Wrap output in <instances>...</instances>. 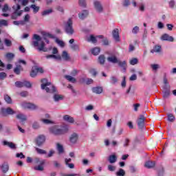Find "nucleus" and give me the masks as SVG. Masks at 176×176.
Listing matches in <instances>:
<instances>
[{"instance_id": "nucleus-1", "label": "nucleus", "mask_w": 176, "mask_h": 176, "mask_svg": "<svg viewBox=\"0 0 176 176\" xmlns=\"http://www.w3.org/2000/svg\"><path fill=\"white\" fill-rule=\"evenodd\" d=\"M41 89L42 90H45L47 91V93H56L57 91V89H56V87L52 85V82H47V79L43 78L41 79Z\"/></svg>"}, {"instance_id": "nucleus-2", "label": "nucleus", "mask_w": 176, "mask_h": 176, "mask_svg": "<svg viewBox=\"0 0 176 176\" xmlns=\"http://www.w3.org/2000/svg\"><path fill=\"white\" fill-rule=\"evenodd\" d=\"M50 133L53 134V135H63L68 133V127L63 126L62 129H60L57 126H53L50 128Z\"/></svg>"}, {"instance_id": "nucleus-3", "label": "nucleus", "mask_w": 176, "mask_h": 176, "mask_svg": "<svg viewBox=\"0 0 176 176\" xmlns=\"http://www.w3.org/2000/svg\"><path fill=\"white\" fill-rule=\"evenodd\" d=\"M65 32H66L67 35H74V32H75V30H74L72 19L71 18L69 19L65 24Z\"/></svg>"}, {"instance_id": "nucleus-4", "label": "nucleus", "mask_w": 176, "mask_h": 176, "mask_svg": "<svg viewBox=\"0 0 176 176\" xmlns=\"http://www.w3.org/2000/svg\"><path fill=\"white\" fill-rule=\"evenodd\" d=\"M14 113H16V111L12 109L10 107H8L7 109L2 107L0 109L1 116L6 117L8 115H14Z\"/></svg>"}, {"instance_id": "nucleus-5", "label": "nucleus", "mask_w": 176, "mask_h": 176, "mask_svg": "<svg viewBox=\"0 0 176 176\" xmlns=\"http://www.w3.org/2000/svg\"><path fill=\"white\" fill-rule=\"evenodd\" d=\"M145 116L140 115L137 120V124L139 130H144L145 129Z\"/></svg>"}, {"instance_id": "nucleus-6", "label": "nucleus", "mask_w": 176, "mask_h": 176, "mask_svg": "<svg viewBox=\"0 0 176 176\" xmlns=\"http://www.w3.org/2000/svg\"><path fill=\"white\" fill-rule=\"evenodd\" d=\"M16 87H31L32 85L29 81H16L15 82Z\"/></svg>"}, {"instance_id": "nucleus-7", "label": "nucleus", "mask_w": 176, "mask_h": 176, "mask_svg": "<svg viewBox=\"0 0 176 176\" xmlns=\"http://www.w3.org/2000/svg\"><path fill=\"white\" fill-rule=\"evenodd\" d=\"M45 141H46V137H45V135H40L36 138L35 142L37 146H42V145L45 144Z\"/></svg>"}, {"instance_id": "nucleus-8", "label": "nucleus", "mask_w": 176, "mask_h": 176, "mask_svg": "<svg viewBox=\"0 0 176 176\" xmlns=\"http://www.w3.org/2000/svg\"><path fill=\"white\" fill-rule=\"evenodd\" d=\"M22 108H23V109H30L31 111H34V109L38 108V106L32 103L23 102L22 103Z\"/></svg>"}, {"instance_id": "nucleus-9", "label": "nucleus", "mask_w": 176, "mask_h": 176, "mask_svg": "<svg viewBox=\"0 0 176 176\" xmlns=\"http://www.w3.org/2000/svg\"><path fill=\"white\" fill-rule=\"evenodd\" d=\"M94 6L96 9V10L97 12H98V13H102L104 8H102V5H101V2H100L99 1H94Z\"/></svg>"}, {"instance_id": "nucleus-10", "label": "nucleus", "mask_w": 176, "mask_h": 176, "mask_svg": "<svg viewBox=\"0 0 176 176\" xmlns=\"http://www.w3.org/2000/svg\"><path fill=\"white\" fill-rule=\"evenodd\" d=\"M117 64H118V67H120V68H121V69L123 72H126V71L127 69V62H126V60L120 61L119 60L118 62L117 63Z\"/></svg>"}, {"instance_id": "nucleus-11", "label": "nucleus", "mask_w": 176, "mask_h": 176, "mask_svg": "<svg viewBox=\"0 0 176 176\" xmlns=\"http://www.w3.org/2000/svg\"><path fill=\"white\" fill-rule=\"evenodd\" d=\"M33 39H35V41H33V46L34 47H38V46H39V41L42 39L41 38V36L38 35V34H34L33 35Z\"/></svg>"}, {"instance_id": "nucleus-12", "label": "nucleus", "mask_w": 176, "mask_h": 176, "mask_svg": "<svg viewBox=\"0 0 176 176\" xmlns=\"http://www.w3.org/2000/svg\"><path fill=\"white\" fill-rule=\"evenodd\" d=\"M113 34V38L115 39L116 42H120V37L119 36V29L116 28L112 32Z\"/></svg>"}, {"instance_id": "nucleus-13", "label": "nucleus", "mask_w": 176, "mask_h": 176, "mask_svg": "<svg viewBox=\"0 0 176 176\" xmlns=\"http://www.w3.org/2000/svg\"><path fill=\"white\" fill-rule=\"evenodd\" d=\"M3 145H4V146H9L10 149H17V147L16 146V144L12 142H8L6 140H4L3 142Z\"/></svg>"}, {"instance_id": "nucleus-14", "label": "nucleus", "mask_w": 176, "mask_h": 176, "mask_svg": "<svg viewBox=\"0 0 176 176\" xmlns=\"http://www.w3.org/2000/svg\"><path fill=\"white\" fill-rule=\"evenodd\" d=\"M107 61L109 63H112V64H118V63H119V59H118V57L116 55H111L107 57Z\"/></svg>"}, {"instance_id": "nucleus-15", "label": "nucleus", "mask_w": 176, "mask_h": 176, "mask_svg": "<svg viewBox=\"0 0 176 176\" xmlns=\"http://www.w3.org/2000/svg\"><path fill=\"white\" fill-rule=\"evenodd\" d=\"M162 41H167L168 42H174V37L168 35V34H164L161 36Z\"/></svg>"}, {"instance_id": "nucleus-16", "label": "nucleus", "mask_w": 176, "mask_h": 176, "mask_svg": "<svg viewBox=\"0 0 176 176\" xmlns=\"http://www.w3.org/2000/svg\"><path fill=\"white\" fill-rule=\"evenodd\" d=\"M78 138H79V135H78V133H73L69 137V141L72 144H76Z\"/></svg>"}, {"instance_id": "nucleus-17", "label": "nucleus", "mask_w": 176, "mask_h": 176, "mask_svg": "<svg viewBox=\"0 0 176 176\" xmlns=\"http://www.w3.org/2000/svg\"><path fill=\"white\" fill-rule=\"evenodd\" d=\"M87 16H89V10H83L82 12L78 14V17L80 20H85Z\"/></svg>"}, {"instance_id": "nucleus-18", "label": "nucleus", "mask_w": 176, "mask_h": 176, "mask_svg": "<svg viewBox=\"0 0 176 176\" xmlns=\"http://www.w3.org/2000/svg\"><path fill=\"white\" fill-rule=\"evenodd\" d=\"M43 39L45 41L46 43H49V40L47 38H50L51 39H54L56 36L50 33H44L43 34Z\"/></svg>"}, {"instance_id": "nucleus-19", "label": "nucleus", "mask_w": 176, "mask_h": 176, "mask_svg": "<svg viewBox=\"0 0 176 176\" xmlns=\"http://www.w3.org/2000/svg\"><path fill=\"white\" fill-rule=\"evenodd\" d=\"M1 170L3 174H6L8 171H9V164L8 163L4 162L1 166Z\"/></svg>"}, {"instance_id": "nucleus-20", "label": "nucleus", "mask_w": 176, "mask_h": 176, "mask_svg": "<svg viewBox=\"0 0 176 176\" xmlns=\"http://www.w3.org/2000/svg\"><path fill=\"white\" fill-rule=\"evenodd\" d=\"M156 166V162L153 161H147L145 163L144 166L146 167V168H153Z\"/></svg>"}, {"instance_id": "nucleus-21", "label": "nucleus", "mask_w": 176, "mask_h": 176, "mask_svg": "<svg viewBox=\"0 0 176 176\" xmlns=\"http://www.w3.org/2000/svg\"><path fill=\"white\" fill-rule=\"evenodd\" d=\"M63 120H65V122H67L68 123H74L75 122L74 118L69 116V115L64 116Z\"/></svg>"}, {"instance_id": "nucleus-22", "label": "nucleus", "mask_w": 176, "mask_h": 176, "mask_svg": "<svg viewBox=\"0 0 176 176\" xmlns=\"http://www.w3.org/2000/svg\"><path fill=\"white\" fill-rule=\"evenodd\" d=\"M92 91L96 94H101L103 91V89L101 87H96L92 88Z\"/></svg>"}, {"instance_id": "nucleus-23", "label": "nucleus", "mask_w": 176, "mask_h": 176, "mask_svg": "<svg viewBox=\"0 0 176 176\" xmlns=\"http://www.w3.org/2000/svg\"><path fill=\"white\" fill-rule=\"evenodd\" d=\"M117 160H118V157L116 156V155H109V162L111 164H113V163H116Z\"/></svg>"}, {"instance_id": "nucleus-24", "label": "nucleus", "mask_w": 176, "mask_h": 176, "mask_svg": "<svg viewBox=\"0 0 176 176\" xmlns=\"http://www.w3.org/2000/svg\"><path fill=\"white\" fill-rule=\"evenodd\" d=\"M21 71H23V67L21 66V65H17L14 69V72L16 74V75H20Z\"/></svg>"}, {"instance_id": "nucleus-25", "label": "nucleus", "mask_w": 176, "mask_h": 176, "mask_svg": "<svg viewBox=\"0 0 176 176\" xmlns=\"http://www.w3.org/2000/svg\"><path fill=\"white\" fill-rule=\"evenodd\" d=\"M101 52V50L100 49V47H94L92 50H91V53L94 55V56H98V54H100V52Z\"/></svg>"}, {"instance_id": "nucleus-26", "label": "nucleus", "mask_w": 176, "mask_h": 176, "mask_svg": "<svg viewBox=\"0 0 176 176\" xmlns=\"http://www.w3.org/2000/svg\"><path fill=\"white\" fill-rule=\"evenodd\" d=\"M37 50H38V52H47V48L45 47V42L42 41L41 43V45L37 48Z\"/></svg>"}, {"instance_id": "nucleus-27", "label": "nucleus", "mask_w": 176, "mask_h": 176, "mask_svg": "<svg viewBox=\"0 0 176 176\" xmlns=\"http://www.w3.org/2000/svg\"><path fill=\"white\" fill-rule=\"evenodd\" d=\"M38 75V70H36V66H34L32 68L30 72L31 78H35Z\"/></svg>"}, {"instance_id": "nucleus-28", "label": "nucleus", "mask_w": 176, "mask_h": 176, "mask_svg": "<svg viewBox=\"0 0 176 176\" xmlns=\"http://www.w3.org/2000/svg\"><path fill=\"white\" fill-rule=\"evenodd\" d=\"M62 58L65 60V61H68L70 60V57H69V54H68V52H67V51H63L62 53Z\"/></svg>"}, {"instance_id": "nucleus-29", "label": "nucleus", "mask_w": 176, "mask_h": 176, "mask_svg": "<svg viewBox=\"0 0 176 176\" xmlns=\"http://www.w3.org/2000/svg\"><path fill=\"white\" fill-rule=\"evenodd\" d=\"M162 52V47L160 45H155L153 50H151V53H160Z\"/></svg>"}, {"instance_id": "nucleus-30", "label": "nucleus", "mask_w": 176, "mask_h": 176, "mask_svg": "<svg viewBox=\"0 0 176 176\" xmlns=\"http://www.w3.org/2000/svg\"><path fill=\"white\" fill-rule=\"evenodd\" d=\"M56 148L59 155L64 153V147L60 143L56 144Z\"/></svg>"}, {"instance_id": "nucleus-31", "label": "nucleus", "mask_w": 176, "mask_h": 176, "mask_svg": "<svg viewBox=\"0 0 176 176\" xmlns=\"http://www.w3.org/2000/svg\"><path fill=\"white\" fill-rule=\"evenodd\" d=\"M16 119H19L21 122H23L27 120V117L24 116V114L19 113L16 115Z\"/></svg>"}, {"instance_id": "nucleus-32", "label": "nucleus", "mask_w": 176, "mask_h": 176, "mask_svg": "<svg viewBox=\"0 0 176 176\" xmlns=\"http://www.w3.org/2000/svg\"><path fill=\"white\" fill-rule=\"evenodd\" d=\"M99 64L101 65H104L105 64V56L104 54H101L98 57Z\"/></svg>"}, {"instance_id": "nucleus-33", "label": "nucleus", "mask_w": 176, "mask_h": 176, "mask_svg": "<svg viewBox=\"0 0 176 176\" xmlns=\"http://www.w3.org/2000/svg\"><path fill=\"white\" fill-rule=\"evenodd\" d=\"M65 78L68 80L69 82H71L72 83H76V78L72 77L69 75H65Z\"/></svg>"}, {"instance_id": "nucleus-34", "label": "nucleus", "mask_w": 176, "mask_h": 176, "mask_svg": "<svg viewBox=\"0 0 176 176\" xmlns=\"http://www.w3.org/2000/svg\"><path fill=\"white\" fill-rule=\"evenodd\" d=\"M30 8L33 9V13L36 14L39 12V6H36L35 4H32Z\"/></svg>"}, {"instance_id": "nucleus-35", "label": "nucleus", "mask_w": 176, "mask_h": 176, "mask_svg": "<svg viewBox=\"0 0 176 176\" xmlns=\"http://www.w3.org/2000/svg\"><path fill=\"white\" fill-rule=\"evenodd\" d=\"M4 100L7 104H12V98L8 94L4 95Z\"/></svg>"}, {"instance_id": "nucleus-36", "label": "nucleus", "mask_w": 176, "mask_h": 176, "mask_svg": "<svg viewBox=\"0 0 176 176\" xmlns=\"http://www.w3.org/2000/svg\"><path fill=\"white\" fill-rule=\"evenodd\" d=\"M50 13H53V9L52 8L43 11L41 14L42 16H47V14H50Z\"/></svg>"}, {"instance_id": "nucleus-37", "label": "nucleus", "mask_w": 176, "mask_h": 176, "mask_svg": "<svg viewBox=\"0 0 176 176\" xmlns=\"http://www.w3.org/2000/svg\"><path fill=\"white\" fill-rule=\"evenodd\" d=\"M116 175L117 176H125L126 175V172L124 170L120 168L118 172H116Z\"/></svg>"}, {"instance_id": "nucleus-38", "label": "nucleus", "mask_w": 176, "mask_h": 176, "mask_svg": "<svg viewBox=\"0 0 176 176\" xmlns=\"http://www.w3.org/2000/svg\"><path fill=\"white\" fill-rule=\"evenodd\" d=\"M34 169L36 171H43V170H45V168H43V164H39L37 166H34Z\"/></svg>"}, {"instance_id": "nucleus-39", "label": "nucleus", "mask_w": 176, "mask_h": 176, "mask_svg": "<svg viewBox=\"0 0 176 176\" xmlns=\"http://www.w3.org/2000/svg\"><path fill=\"white\" fill-rule=\"evenodd\" d=\"M55 41L58 45H59V46H60V47H64V46H65V43H64V41L58 38H56Z\"/></svg>"}, {"instance_id": "nucleus-40", "label": "nucleus", "mask_w": 176, "mask_h": 176, "mask_svg": "<svg viewBox=\"0 0 176 176\" xmlns=\"http://www.w3.org/2000/svg\"><path fill=\"white\" fill-rule=\"evenodd\" d=\"M36 151L38 155H46V151L43 149L36 147Z\"/></svg>"}, {"instance_id": "nucleus-41", "label": "nucleus", "mask_w": 176, "mask_h": 176, "mask_svg": "<svg viewBox=\"0 0 176 176\" xmlns=\"http://www.w3.org/2000/svg\"><path fill=\"white\" fill-rule=\"evenodd\" d=\"M8 77V74L6 72H0V80H5Z\"/></svg>"}, {"instance_id": "nucleus-42", "label": "nucleus", "mask_w": 176, "mask_h": 176, "mask_svg": "<svg viewBox=\"0 0 176 176\" xmlns=\"http://www.w3.org/2000/svg\"><path fill=\"white\" fill-rule=\"evenodd\" d=\"M88 42H92V43H97V38L93 35H91L89 38H88Z\"/></svg>"}, {"instance_id": "nucleus-43", "label": "nucleus", "mask_w": 176, "mask_h": 176, "mask_svg": "<svg viewBox=\"0 0 176 176\" xmlns=\"http://www.w3.org/2000/svg\"><path fill=\"white\" fill-rule=\"evenodd\" d=\"M168 120L169 122H174L175 120V116H174V115L172 113L168 114Z\"/></svg>"}, {"instance_id": "nucleus-44", "label": "nucleus", "mask_w": 176, "mask_h": 176, "mask_svg": "<svg viewBox=\"0 0 176 176\" xmlns=\"http://www.w3.org/2000/svg\"><path fill=\"white\" fill-rule=\"evenodd\" d=\"M129 63L131 65H135V64H138V59L137 58H133L129 61Z\"/></svg>"}, {"instance_id": "nucleus-45", "label": "nucleus", "mask_w": 176, "mask_h": 176, "mask_svg": "<svg viewBox=\"0 0 176 176\" xmlns=\"http://www.w3.org/2000/svg\"><path fill=\"white\" fill-rule=\"evenodd\" d=\"M63 97L61 95L55 94L54 96V101H56V102L60 101V100H63Z\"/></svg>"}, {"instance_id": "nucleus-46", "label": "nucleus", "mask_w": 176, "mask_h": 176, "mask_svg": "<svg viewBox=\"0 0 176 176\" xmlns=\"http://www.w3.org/2000/svg\"><path fill=\"white\" fill-rule=\"evenodd\" d=\"M35 164H45V160H41L39 158H36L34 160Z\"/></svg>"}, {"instance_id": "nucleus-47", "label": "nucleus", "mask_w": 176, "mask_h": 176, "mask_svg": "<svg viewBox=\"0 0 176 176\" xmlns=\"http://www.w3.org/2000/svg\"><path fill=\"white\" fill-rule=\"evenodd\" d=\"M138 32H140V27H138V26H135V27L132 29V34H138Z\"/></svg>"}, {"instance_id": "nucleus-48", "label": "nucleus", "mask_w": 176, "mask_h": 176, "mask_svg": "<svg viewBox=\"0 0 176 176\" xmlns=\"http://www.w3.org/2000/svg\"><path fill=\"white\" fill-rule=\"evenodd\" d=\"M110 82L112 83V85H115L116 83H118V78L116 76H111L110 78Z\"/></svg>"}, {"instance_id": "nucleus-49", "label": "nucleus", "mask_w": 176, "mask_h": 176, "mask_svg": "<svg viewBox=\"0 0 176 176\" xmlns=\"http://www.w3.org/2000/svg\"><path fill=\"white\" fill-rule=\"evenodd\" d=\"M102 45L104 46H108L109 45V41L108 40V38H104L102 40Z\"/></svg>"}, {"instance_id": "nucleus-50", "label": "nucleus", "mask_w": 176, "mask_h": 176, "mask_svg": "<svg viewBox=\"0 0 176 176\" xmlns=\"http://www.w3.org/2000/svg\"><path fill=\"white\" fill-rule=\"evenodd\" d=\"M4 43H5L6 46H8V47L12 46V41H10L8 38H6L4 40Z\"/></svg>"}, {"instance_id": "nucleus-51", "label": "nucleus", "mask_w": 176, "mask_h": 176, "mask_svg": "<svg viewBox=\"0 0 176 176\" xmlns=\"http://www.w3.org/2000/svg\"><path fill=\"white\" fill-rule=\"evenodd\" d=\"M78 3L82 8H86V0H79Z\"/></svg>"}, {"instance_id": "nucleus-52", "label": "nucleus", "mask_w": 176, "mask_h": 176, "mask_svg": "<svg viewBox=\"0 0 176 176\" xmlns=\"http://www.w3.org/2000/svg\"><path fill=\"white\" fill-rule=\"evenodd\" d=\"M53 164L55 168H59V167H61V164L56 160L53 161Z\"/></svg>"}, {"instance_id": "nucleus-53", "label": "nucleus", "mask_w": 176, "mask_h": 176, "mask_svg": "<svg viewBox=\"0 0 176 176\" xmlns=\"http://www.w3.org/2000/svg\"><path fill=\"white\" fill-rule=\"evenodd\" d=\"M40 126H39V123L38 122H34L32 124V129H34V130H37V129H39Z\"/></svg>"}, {"instance_id": "nucleus-54", "label": "nucleus", "mask_w": 176, "mask_h": 176, "mask_svg": "<svg viewBox=\"0 0 176 176\" xmlns=\"http://www.w3.org/2000/svg\"><path fill=\"white\" fill-rule=\"evenodd\" d=\"M70 47L72 50L74 51L79 50V45L76 44H72V45H70Z\"/></svg>"}, {"instance_id": "nucleus-55", "label": "nucleus", "mask_w": 176, "mask_h": 176, "mask_svg": "<svg viewBox=\"0 0 176 176\" xmlns=\"http://www.w3.org/2000/svg\"><path fill=\"white\" fill-rule=\"evenodd\" d=\"M169 96H170V91L166 90L165 91H164L163 97L164 98H168Z\"/></svg>"}, {"instance_id": "nucleus-56", "label": "nucleus", "mask_w": 176, "mask_h": 176, "mask_svg": "<svg viewBox=\"0 0 176 176\" xmlns=\"http://www.w3.org/2000/svg\"><path fill=\"white\" fill-rule=\"evenodd\" d=\"M89 73L91 74L93 76H97L98 72L97 70H96V69H91L89 70Z\"/></svg>"}, {"instance_id": "nucleus-57", "label": "nucleus", "mask_w": 176, "mask_h": 176, "mask_svg": "<svg viewBox=\"0 0 176 176\" xmlns=\"http://www.w3.org/2000/svg\"><path fill=\"white\" fill-rule=\"evenodd\" d=\"M1 25L8 26V21L5 19L0 20V27Z\"/></svg>"}, {"instance_id": "nucleus-58", "label": "nucleus", "mask_w": 176, "mask_h": 176, "mask_svg": "<svg viewBox=\"0 0 176 176\" xmlns=\"http://www.w3.org/2000/svg\"><path fill=\"white\" fill-rule=\"evenodd\" d=\"M108 170L109 171H115V170H116V166L113 165H108Z\"/></svg>"}, {"instance_id": "nucleus-59", "label": "nucleus", "mask_w": 176, "mask_h": 176, "mask_svg": "<svg viewBox=\"0 0 176 176\" xmlns=\"http://www.w3.org/2000/svg\"><path fill=\"white\" fill-rule=\"evenodd\" d=\"M36 69L37 70V74H43V72H45V71L43 70V68L42 67H38V66H36Z\"/></svg>"}, {"instance_id": "nucleus-60", "label": "nucleus", "mask_w": 176, "mask_h": 176, "mask_svg": "<svg viewBox=\"0 0 176 176\" xmlns=\"http://www.w3.org/2000/svg\"><path fill=\"white\" fill-rule=\"evenodd\" d=\"M16 157H19L20 159H24V158H25V155H24V154L23 153H16Z\"/></svg>"}, {"instance_id": "nucleus-61", "label": "nucleus", "mask_w": 176, "mask_h": 176, "mask_svg": "<svg viewBox=\"0 0 176 176\" xmlns=\"http://www.w3.org/2000/svg\"><path fill=\"white\" fill-rule=\"evenodd\" d=\"M12 8L14 9V10H15V13H17L18 10H20V9H21V6H20L19 4H17L16 6H13Z\"/></svg>"}, {"instance_id": "nucleus-62", "label": "nucleus", "mask_w": 176, "mask_h": 176, "mask_svg": "<svg viewBox=\"0 0 176 176\" xmlns=\"http://www.w3.org/2000/svg\"><path fill=\"white\" fill-rule=\"evenodd\" d=\"M20 96H21V97H28V91H23L22 92L20 93Z\"/></svg>"}, {"instance_id": "nucleus-63", "label": "nucleus", "mask_w": 176, "mask_h": 176, "mask_svg": "<svg viewBox=\"0 0 176 176\" xmlns=\"http://www.w3.org/2000/svg\"><path fill=\"white\" fill-rule=\"evenodd\" d=\"M158 175L159 176H163V175H164V168H162L161 169H160L159 170H158Z\"/></svg>"}, {"instance_id": "nucleus-64", "label": "nucleus", "mask_w": 176, "mask_h": 176, "mask_svg": "<svg viewBox=\"0 0 176 176\" xmlns=\"http://www.w3.org/2000/svg\"><path fill=\"white\" fill-rule=\"evenodd\" d=\"M60 176H79V175L76 173H72V174H64V173H60Z\"/></svg>"}]
</instances>
